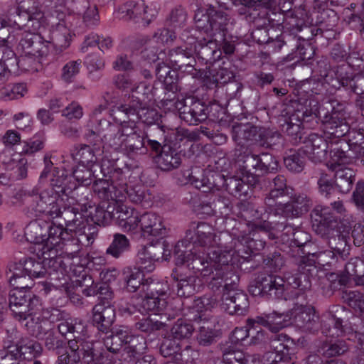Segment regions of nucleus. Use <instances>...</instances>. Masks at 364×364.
I'll return each instance as SVG.
<instances>
[{
    "instance_id": "f257e3e1",
    "label": "nucleus",
    "mask_w": 364,
    "mask_h": 364,
    "mask_svg": "<svg viewBox=\"0 0 364 364\" xmlns=\"http://www.w3.org/2000/svg\"><path fill=\"white\" fill-rule=\"evenodd\" d=\"M183 242H178L173 249V257L176 264H186L187 267L194 273H198L203 277H211L209 285L212 289H218L223 284L225 286L234 284L239 282V276L235 273V267L230 264L231 261L230 254H220L217 250L204 253L191 251L186 257L184 251L181 250Z\"/></svg>"
},
{
    "instance_id": "f03ea898",
    "label": "nucleus",
    "mask_w": 364,
    "mask_h": 364,
    "mask_svg": "<svg viewBox=\"0 0 364 364\" xmlns=\"http://www.w3.org/2000/svg\"><path fill=\"white\" fill-rule=\"evenodd\" d=\"M90 135L98 134L110 146L116 150L124 151L129 157L144 155L148 152L145 146L144 136L138 132L136 125L126 127L123 129H116L106 119L99 121L95 131L91 129Z\"/></svg>"
},
{
    "instance_id": "7ed1b4c3",
    "label": "nucleus",
    "mask_w": 364,
    "mask_h": 364,
    "mask_svg": "<svg viewBox=\"0 0 364 364\" xmlns=\"http://www.w3.org/2000/svg\"><path fill=\"white\" fill-rule=\"evenodd\" d=\"M300 273L291 274L286 276V281L278 276L273 274H262L256 280L249 286V291L253 296H260L268 299H280L287 290L288 286L294 289L299 288L305 291L311 287L309 275L312 272H308V267L305 269L300 268Z\"/></svg>"
},
{
    "instance_id": "20e7f679",
    "label": "nucleus",
    "mask_w": 364,
    "mask_h": 364,
    "mask_svg": "<svg viewBox=\"0 0 364 364\" xmlns=\"http://www.w3.org/2000/svg\"><path fill=\"white\" fill-rule=\"evenodd\" d=\"M14 203L21 207L23 212L30 217L45 215L56 218L63 204V199L53 188L43 191L37 188L30 191L20 189L14 194Z\"/></svg>"
},
{
    "instance_id": "39448f33",
    "label": "nucleus",
    "mask_w": 364,
    "mask_h": 364,
    "mask_svg": "<svg viewBox=\"0 0 364 364\" xmlns=\"http://www.w3.org/2000/svg\"><path fill=\"white\" fill-rule=\"evenodd\" d=\"M194 21L198 30L213 38L221 53L232 55L235 52L232 37L228 35V18L223 11H218L213 6L210 5L205 10H197Z\"/></svg>"
},
{
    "instance_id": "423d86ee",
    "label": "nucleus",
    "mask_w": 364,
    "mask_h": 364,
    "mask_svg": "<svg viewBox=\"0 0 364 364\" xmlns=\"http://www.w3.org/2000/svg\"><path fill=\"white\" fill-rule=\"evenodd\" d=\"M255 215L251 221L247 223L250 229L249 234L240 235L237 238H232L229 241V245H232L231 251V259L237 255L243 259L249 258L252 255H257L262 251L265 242L259 239L255 231L259 230L264 232L271 230L273 227L272 223L264 218L262 215L259 216L257 210H252Z\"/></svg>"
},
{
    "instance_id": "0eeeda50",
    "label": "nucleus",
    "mask_w": 364,
    "mask_h": 364,
    "mask_svg": "<svg viewBox=\"0 0 364 364\" xmlns=\"http://www.w3.org/2000/svg\"><path fill=\"white\" fill-rule=\"evenodd\" d=\"M48 261L43 262L28 257L20 259L18 262H11L7 265L6 272V277L11 286L13 287L30 288L28 282L34 278L45 277L48 273L45 267L47 264L54 271H60L63 274L65 268L62 267L63 263L57 268L48 264Z\"/></svg>"
},
{
    "instance_id": "6e6552de",
    "label": "nucleus",
    "mask_w": 364,
    "mask_h": 364,
    "mask_svg": "<svg viewBox=\"0 0 364 364\" xmlns=\"http://www.w3.org/2000/svg\"><path fill=\"white\" fill-rule=\"evenodd\" d=\"M49 224L44 220H34L31 222L25 229V237L31 244L29 250L36 254L38 257L42 258L48 264L57 268L63 264L61 257H57L56 250H48L46 242Z\"/></svg>"
},
{
    "instance_id": "1a4fd4ad",
    "label": "nucleus",
    "mask_w": 364,
    "mask_h": 364,
    "mask_svg": "<svg viewBox=\"0 0 364 364\" xmlns=\"http://www.w3.org/2000/svg\"><path fill=\"white\" fill-rule=\"evenodd\" d=\"M194 231L195 245L203 247L207 252L217 250L220 252V255L228 253L231 255L232 245H229L231 240L229 234L220 232L218 235L212 225L203 222L198 223Z\"/></svg>"
},
{
    "instance_id": "9d476101",
    "label": "nucleus",
    "mask_w": 364,
    "mask_h": 364,
    "mask_svg": "<svg viewBox=\"0 0 364 364\" xmlns=\"http://www.w3.org/2000/svg\"><path fill=\"white\" fill-rule=\"evenodd\" d=\"M317 109L308 110L298 102H292L283 111L284 123L282 130L289 136L294 142L301 139V124L306 117L311 114H316Z\"/></svg>"
},
{
    "instance_id": "9b49d317",
    "label": "nucleus",
    "mask_w": 364,
    "mask_h": 364,
    "mask_svg": "<svg viewBox=\"0 0 364 364\" xmlns=\"http://www.w3.org/2000/svg\"><path fill=\"white\" fill-rule=\"evenodd\" d=\"M164 101L166 105L173 103L171 106L179 112L180 117L189 124H197L208 117V108L205 105L193 98L174 101V98L172 99L168 95Z\"/></svg>"
},
{
    "instance_id": "f8f14e48",
    "label": "nucleus",
    "mask_w": 364,
    "mask_h": 364,
    "mask_svg": "<svg viewBox=\"0 0 364 364\" xmlns=\"http://www.w3.org/2000/svg\"><path fill=\"white\" fill-rule=\"evenodd\" d=\"M237 163L239 167L247 172L254 170L255 172L265 173L273 172L278 167V162L272 154L267 152L255 154L247 149L237 155Z\"/></svg>"
},
{
    "instance_id": "ddd939ff",
    "label": "nucleus",
    "mask_w": 364,
    "mask_h": 364,
    "mask_svg": "<svg viewBox=\"0 0 364 364\" xmlns=\"http://www.w3.org/2000/svg\"><path fill=\"white\" fill-rule=\"evenodd\" d=\"M11 24L26 32L37 33L45 23L43 11L36 7L27 9L21 6L16 8L15 12L10 16Z\"/></svg>"
},
{
    "instance_id": "4468645a",
    "label": "nucleus",
    "mask_w": 364,
    "mask_h": 364,
    "mask_svg": "<svg viewBox=\"0 0 364 364\" xmlns=\"http://www.w3.org/2000/svg\"><path fill=\"white\" fill-rule=\"evenodd\" d=\"M29 288L14 287L9 293V308L14 316L18 321L27 320L32 315L31 304L33 301H38L35 296L27 291Z\"/></svg>"
},
{
    "instance_id": "2eb2a0df",
    "label": "nucleus",
    "mask_w": 364,
    "mask_h": 364,
    "mask_svg": "<svg viewBox=\"0 0 364 364\" xmlns=\"http://www.w3.org/2000/svg\"><path fill=\"white\" fill-rule=\"evenodd\" d=\"M241 175L239 177L230 176L225 178L223 175L215 174V177L222 181V186L231 195L237 198L246 196L250 186H255L258 182L256 174L247 172L240 167Z\"/></svg>"
},
{
    "instance_id": "dca6fc26",
    "label": "nucleus",
    "mask_w": 364,
    "mask_h": 364,
    "mask_svg": "<svg viewBox=\"0 0 364 364\" xmlns=\"http://www.w3.org/2000/svg\"><path fill=\"white\" fill-rule=\"evenodd\" d=\"M237 282L234 284L220 287L224 289L223 295V307L229 314L242 315L247 312L249 306L247 296L243 291L237 289Z\"/></svg>"
},
{
    "instance_id": "f3484780",
    "label": "nucleus",
    "mask_w": 364,
    "mask_h": 364,
    "mask_svg": "<svg viewBox=\"0 0 364 364\" xmlns=\"http://www.w3.org/2000/svg\"><path fill=\"white\" fill-rule=\"evenodd\" d=\"M289 320L303 331L314 330L318 323V316L313 306L297 303L289 311Z\"/></svg>"
},
{
    "instance_id": "a211bd4d",
    "label": "nucleus",
    "mask_w": 364,
    "mask_h": 364,
    "mask_svg": "<svg viewBox=\"0 0 364 364\" xmlns=\"http://www.w3.org/2000/svg\"><path fill=\"white\" fill-rule=\"evenodd\" d=\"M118 12L119 17L125 21L137 22L141 19L146 25L150 23L156 14L155 10L149 9L143 0L127 1L119 7Z\"/></svg>"
},
{
    "instance_id": "6ab92c4d",
    "label": "nucleus",
    "mask_w": 364,
    "mask_h": 364,
    "mask_svg": "<svg viewBox=\"0 0 364 364\" xmlns=\"http://www.w3.org/2000/svg\"><path fill=\"white\" fill-rule=\"evenodd\" d=\"M166 61L172 66V68L181 70L195 77L196 69L194 68L196 60L192 49L186 46L176 47L171 49L167 57Z\"/></svg>"
},
{
    "instance_id": "aec40b11",
    "label": "nucleus",
    "mask_w": 364,
    "mask_h": 364,
    "mask_svg": "<svg viewBox=\"0 0 364 364\" xmlns=\"http://www.w3.org/2000/svg\"><path fill=\"white\" fill-rule=\"evenodd\" d=\"M329 144L323 136L311 133L304 141L300 151L311 161L319 163L326 159Z\"/></svg>"
},
{
    "instance_id": "412c9836",
    "label": "nucleus",
    "mask_w": 364,
    "mask_h": 364,
    "mask_svg": "<svg viewBox=\"0 0 364 364\" xmlns=\"http://www.w3.org/2000/svg\"><path fill=\"white\" fill-rule=\"evenodd\" d=\"M291 193V188L287 185L286 178L282 175L277 176L272 181V186L269 193L264 200L266 212L275 214L279 205L283 204L282 198Z\"/></svg>"
},
{
    "instance_id": "4be33fe9",
    "label": "nucleus",
    "mask_w": 364,
    "mask_h": 364,
    "mask_svg": "<svg viewBox=\"0 0 364 364\" xmlns=\"http://www.w3.org/2000/svg\"><path fill=\"white\" fill-rule=\"evenodd\" d=\"M109 115L114 122L120 126L119 128L116 127L117 130L136 125V106L134 102L125 104L119 103L114 105L109 110Z\"/></svg>"
},
{
    "instance_id": "5701e85b",
    "label": "nucleus",
    "mask_w": 364,
    "mask_h": 364,
    "mask_svg": "<svg viewBox=\"0 0 364 364\" xmlns=\"http://www.w3.org/2000/svg\"><path fill=\"white\" fill-rule=\"evenodd\" d=\"M312 206L311 199L304 193L295 195L291 202L279 205L276 209L275 215H283L284 217L299 216L309 211Z\"/></svg>"
},
{
    "instance_id": "b1692460",
    "label": "nucleus",
    "mask_w": 364,
    "mask_h": 364,
    "mask_svg": "<svg viewBox=\"0 0 364 364\" xmlns=\"http://www.w3.org/2000/svg\"><path fill=\"white\" fill-rule=\"evenodd\" d=\"M114 308L108 302L102 301L92 309V321L99 331L107 333L114 321Z\"/></svg>"
},
{
    "instance_id": "393cba45",
    "label": "nucleus",
    "mask_w": 364,
    "mask_h": 364,
    "mask_svg": "<svg viewBox=\"0 0 364 364\" xmlns=\"http://www.w3.org/2000/svg\"><path fill=\"white\" fill-rule=\"evenodd\" d=\"M139 235L147 239L162 237L166 235V228L161 218L156 213L148 212L141 215Z\"/></svg>"
},
{
    "instance_id": "a878e982",
    "label": "nucleus",
    "mask_w": 364,
    "mask_h": 364,
    "mask_svg": "<svg viewBox=\"0 0 364 364\" xmlns=\"http://www.w3.org/2000/svg\"><path fill=\"white\" fill-rule=\"evenodd\" d=\"M338 258L336 253H334L331 250H326L300 256L299 265L302 269L308 267V272H312L316 269V264L320 266L328 265L336 261Z\"/></svg>"
},
{
    "instance_id": "bb28decb",
    "label": "nucleus",
    "mask_w": 364,
    "mask_h": 364,
    "mask_svg": "<svg viewBox=\"0 0 364 364\" xmlns=\"http://www.w3.org/2000/svg\"><path fill=\"white\" fill-rule=\"evenodd\" d=\"M345 311L344 308L338 306H333L323 316L327 321H322V332L326 336L336 338L343 336L344 329L343 319L336 314Z\"/></svg>"
},
{
    "instance_id": "cd10ccee",
    "label": "nucleus",
    "mask_w": 364,
    "mask_h": 364,
    "mask_svg": "<svg viewBox=\"0 0 364 364\" xmlns=\"http://www.w3.org/2000/svg\"><path fill=\"white\" fill-rule=\"evenodd\" d=\"M157 166L165 171L177 168L181 164V155L172 145L164 144L162 151L155 157Z\"/></svg>"
},
{
    "instance_id": "c85d7f7f",
    "label": "nucleus",
    "mask_w": 364,
    "mask_h": 364,
    "mask_svg": "<svg viewBox=\"0 0 364 364\" xmlns=\"http://www.w3.org/2000/svg\"><path fill=\"white\" fill-rule=\"evenodd\" d=\"M328 168L334 172V184L339 192L348 193L355 181V171L345 166L328 165Z\"/></svg>"
},
{
    "instance_id": "c756f323",
    "label": "nucleus",
    "mask_w": 364,
    "mask_h": 364,
    "mask_svg": "<svg viewBox=\"0 0 364 364\" xmlns=\"http://www.w3.org/2000/svg\"><path fill=\"white\" fill-rule=\"evenodd\" d=\"M162 246L149 245L142 247L137 254V264L139 269L150 272L155 269V263L161 258Z\"/></svg>"
},
{
    "instance_id": "7c9ffc66",
    "label": "nucleus",
    "mask_w": 364,
    "mask_h": 364,
    "mask_svg": "<svg viewBox=\"0 0 364 364\" xmlns=\"http://www.w3.org/2000/svg\"><path fill=\"white\" fill-rule=\"evenodd\" d=\"M57 218L64 220V227L72 233L80 232L86 226L85 219L75 207H65L62 210V206H60V213Z\"/></svg>"
},
{
    "instance_id": "2f4dec72",
    "label": "nucleus",
    "mask_w": 364,
    "mask_h": 364,
    "mask_svg": "<svg viewBox=\"0 0 364 364\" xmlns=\"http://www.w3.org/2000/svg\"><path fill=\"white\" fill-rule=\"evenodd\" d=\"M289 318V312L287 314L272 312L255 318H248V325L256 323L267 328L272 333H277L287 326V318Z\"/></svg>"
},
{
    "instance_id": "473e14b6",
    "label": "nucleus",
    "mask_w": 364,
    "mask_h": 364,
    "mask_svg": "<svg viewBox=\"0 0 364 364\" xmlns=\"http://www.w3.org/2000/svg\"><path fill=\"white\" fill-rule=\"evenodd\" d=\"M289 340L288 336L284 333L273 335L269 338L270 347L274 351L267 353V357L271 364H277L287 359L289 348L286 342Z\"/></svg>"
},
{
    "instance_id": "72a5a7b5",
    "label": "nucleus",
    "mask_w": 364,
    "mask_h": 364,
    "mask_svg": "<svg viewBox=\"0 0 364 364\" xmlns=\"http://www.w3.org/2000/svg\"><path fill=\"white\" fill-rule=\"evenodd\" d=\"M323 126L325 133L334 138L342 137L349 131L344 114L336 111L332 112L329 119L324 122Z\"/></svg>"
},
{
    "instance_id": "f704fd0d",
    "label": "nucleus",
    "mask_w": 364,
    "mask_h": 364,
    "mask_svg": "<svg viewBox=\"0 0 364 364\" xmlns=\"http://www.w3.org/2000/svg\"><path fill=\"white\" fill-rule=\"evenodd\" d=\"M72 237V232L66 230V228L63 224L55 225L53 223L51 225H49L46 240L48 250H56L57 257H60L58 255V249H61V245L65 241L70 240Z\"/></svg>"
},
{
    "instance_id": "c9c22d12",
    "label": "nucleus",
    "mask_w": 364,
    "mask_h": 364,
    "mask_svg": "<svg viewBox=\"0 0 364 364\" xmlns=\"http://www.w3.org/2000/svg\"><path fill=\"white\" fill-rule=\"evenodd\" d=\"M92 189L94 193L102 200L122 202V198L123 196L120 190H113L112 185L107 178L95 179Z\"/></svg>"
},
{
    "instance_id": "e433bc0d",
    "label": "nucleus",
    "mask_w": 364,
    "mask_h": 364,
    "mask_svg": "<svg viewBox=\"0 0 364 364\" xmlns=\"http://www.w3.org/2000/svg\"><path fill=\"white\" fill-rule=\"evenodd\" d=\"M311 219L314 225H317L318 228L323 230L324 233L329 228H332L336 223V216L332 213L331 208L327 206H316L311 213Z\"/></svg>"
},
{
    "instance_id": "4c0bfd02",
    "label": "nucleus",
    "mask_w": 364,
    "mask_h": 364,
    "mask_svg": "<svg viewBox=\"0 0 364 364\" xmlns=\"http://www.w3.org/2000/svg\"><path fill=\"white\" fill-rule=\"evenodd\" d=\"M284 18L288 24L297 31H301L304 26H307L311 23L310 16L303 5L295 8L294 10L291 8H287V14H284Z\"/></svg>"
},
{
    "instance_id": "58836bf2",
    "label": "nucleus",
    "mask_w": 364,
    "mask_h": 364,
    "mask_svg": "<svg viewBox=\"0 0 364 364\" xmlns=\"http://www.w3.org/2000/svg\"><path fill=\"white\" fill-rule=\"evenodd\" d=\"M334 231L332 235L328 237V245L334 253H336L338 257L345 259L350 254V245L348 237L340 233L338 231Z\"/></svg>"
},
{
    "instance_id": "ea45409f",
    "label": "nucleus",
    "mask_w": 364,
    "mask_h": 364,
    "mask_svg": "<svg viewBox=\"0 0 364 364\" xmlns=\"http://www.w3.org/2000/svg\"><path fill=\"white\" fill-rule=\"evenodd\" d=\"M21 45L28 54L34 56H43L48 52L46 45L36 33H30L21 39Z\"/></svg>"
},
{
    "instance_id": "a19ab883",
    "label": "nucleus",
    "mask_w": 364,
    "mask_h": 364,
    "mask_svg": "<svg viewBox=\"0 0 364 364\" xmlns=\"http://www.w3.org/2000/svg\"><path fill=\"white\" fill-rule=\"evenodd\" d=\"M71 156L74 161L79 164V166H97V157L94 150L86 144L75 146L71 151Z\"/></svg>"
},
{
    "instance_id": "79ce46f5",
    "label": "nucleus",
    "mask_w": 364,
    "mask_h": 364,
    "mask_svg": "<svg viewBox=\"0 0 364 364\" xmlns=\"http://www.w3.org/2000/svg\"><path fill=\"white\" fill-rule=\"evenodd\" d=\"M198 55L206 63L213 64L221 58V52L218 49L217 43L210 38L205 43H199L196 46Z\"/></svg>"
},
{
    "instance_id": "37998d69",
    "label": "nucleus",
    "mask_w": 364,
    "mask_h": 364,
    "mask_svg": "<svg viewBox=\"0 0 364 364\" xmlns=\"http://www.w3.org/2000/svg\"><path fill=\"white\" fill-rule=\"evenodd\" d=\"M349 144L345 140H340L330 151L331 161L328 165L344 166L352 164V154L349 152Z\"/></svg>"
},
{
    "instance_id": "c03bdc74",
    "label": "nucleus",
    "mask_w": 364,
    "mask_h": 364,
    "mask_svg": "<svg viewBox=\"0 0 364 364\" xmlns=\"http://www.w3.org/2000/svg\"><path fill=\"white\" fill-rule=\"evenodd\" d=\"M258 132V127L252 124L238 123L232 126V136L238 144L245 141L255 140Z\"/></svg>"
},
{
    "instance_id": "a18cd8bd",
    "label": "nucleus",
    "mask_w": 364,
    "mask_h": 364,
    "mask_svg": "<svg viewBox=\"0 0 364 364\" xmlns=\"http://www.w3.org/2000/svg\"><path fill=\"white\" fill-rule=\"evenodd\" d=\"M14 345L18 348L19 358L23 360H31L41 355L42 352L41 345L28 338H21Z\"/></svg>"
},
{
    "instance_id": "49530a36",
    "label": "nucleus",
    "mask_w": 364,
    "mask_h": 364,
    "mask_svg": "<svg viewBox=\"0 0 364 364\" xmlns=\"http://www.w3.org/2000/svg\"><path fill=\"white\" fill-rule=\"evenodd\" d=\"M143 274L139 269L127 267L123 270V279L124 288L129 292H136L140 287L142 288L144 279Z\"/></svg>"
},
{
    "instance_id": "de8ad7c7",
    "label": "nucleus",
    "mask_w": 364,
    "mask_h": 364,
    "mask_svg": "<svg viewBox=\"0 0 364 364\" xmlns=\"http://www.w3.org/2000/svg\"><path fill=\"white\" fill-rule=\"evenodd\" d=\"M223 360L225 364H271L262 363L259 355H245L240 350L225 353Z\"/></svg>"
},
{
    "instance_id": "09e8293b",
    "label": "nucleus",
    "mask_w": 364,
    "mask_h": 364,
    "mask_svg": "<svg viewBox=\"0 0 364 364\" xmlns=\"http://www.w3.org/2000/svg\"><path fill=\"white\" fill-rule=\"evenodd\" d=\"M70 30L63 21H59L50 31V40L55 46L66 48L69 46Z\"/></svg>"
},
{
    "instance_id": "8fccbe9b",
    "label": "nucleus",
    "mask_w": 364,
    "mask_h": 364,
    "mask_svg": "<svg viewBox=\"0 0 364 364\" xmlns=\"http://www.w3.org/2000/svg\"><path fill=\"white\" fill-rule=\"evenodd\" d=\"M81 6L82 9L79 11V13L82 15L84 25L90 28L97 26L100 23V15L97 6L90 4L87 0H83Z\"/></svg>"
},
{
    "instance_id": "3c124183",
    "label": "nucleus",
    "mask_w": 364,
    "mask_h": 364,
    "mask_svg": "<svg viewBox=\"0 0 364 364\" xmlns=\"http://www.w3.org/2000/svg\"><path fill=\"white\" fill-rule=\"evenodd\" d=\"M167 306V301L163 297L147 295L141 300L140 307L138 311L141 314H146L149 311H154L155 314H159L160 311L165 309Z\"/></svg>"
},
{
    "instance_id": "603ef678",
    "label": "nucleus",
    "mask_w": 364,
    "mask_h": 364,
    "mask_svg": "<svg viewBox=\"0 0 364 364\" xmlns=\"http://www.w3.org/2000/svg\"><path fill=\"white\" fill-rule=\"evenodd\" d=\"M296 41H292L291 47L294 46L296 48V54L289 53L285 58V61H291L296 58H299L302 60H309L313 58L314 51L311 45L304 42V38H302L304 43H300L301 38L296 36Z\"/></svg>"
},
{
    "instance_id": "864d4df0",
    "label": "nucleus",
    "mask_w": 364,
    "mask_h": 364,
    "mask_svg": "<svg viewBox=\"0 0 364 364\" xmlns=\"http://www.w3.org/2000/svg\"><path fill=\"white\" fill-rule=\"evenodd\" d=\"M281 134L277 130L258 127L255 141L260 146L269 148L279 143Z\"/></svg>"
},
{
    "instance_id": "5fc2aeb1",
    "label": "nucleus",
    "mask_w": 364,
    "mask_h": 364,
    "mask_svg": "<svg viewBox=\"0 0 364 364\" xmlns=\"http://www.w3.org/2000/svg\"><path fill=\"white\" fill-rule=\"evenodd\" d=\"M193 173L192 172L188 176V181L197 189L201 190L204 193L212 191L214 189L218 190L220 185L215 183V174H210V176L201 175V178H199Z\"/></svg>"
},
{
    "instance_id": "6e6d98bb",
    "label": "nucleus",
    "mask_w": 364,
    "mask_h": 364,
    "mask_svg": "<svg viewBox=\"0 0 364 364\" xmlns=\"http://www.w3.org/2000/svg\"><path fill=\"white\" fill-rule=\"evenodd\" d=\"M168 287L166 282L153 279H145L142 285V291L147 295L163 297L166 299Z\"/></svg>"
},
{
    "instance_id": "4d7b16f0",
    "label": "nucleus",
    "mask_w": 364,
    "mask_h": 364,
    "mask_svg": "<svg viewBox=\"0 0 364 364\" xmlns=\"http://www.w3.org/2000/svg\"><path fill=\"white\" fill-rule=\"evenodd\" d=\"M70 178L68 171L65 168H54L50 174V185L53 187L60 188L59 191H56L58 193L59 192L66 193L68 189L72 188L68 186V181Z\"/></svg>"
},
{
    "instance_id": "13d9d810",
    "label": "nucleus",
    "mask_w": 364,
    "mask_h": 364,
    "mask_svg": "<svg viewBox=\"0 0 364 364\" xmlns=\"http://www.w3.org/2000/svg\"><path fill=\"white\" fill-rule=\"evenodd\" d=\"M84 282H86V287L82 289V294L86 296H92L100 294L102 300L112 299L113 293L109 290L108 287L105 284L100 287L95 284L90 277H85Z\"/></svg>"
},
{
    "instance_id": "bf43d9fd",
    "label": "nucleus",
    "mask_w": 364,
    "mask_h": 364,
    "mask_svg": "<svg viewBox=\"0 0 364 364\" xmlns=\"http://www.w3.org/2000/svg\"><path fill=\"white\" fill-rule=\"evenodd\" d=\"M130 244L127 237L122 234L117 233L113 240L107 247L106 253L114 258H119L129 248Z\"/></svg>"
},
{
    "instance_id": "052dcab7",
    "label": "nucleus",
    "mask_w": 364,
    "mask_h": 364,
    "mask_svg": "<svg viewBox=\"0 0 364 364\" xmlns=\"http://www.w3.org/2000/svg\"><path fill=\"white\" fill-rule=\"evenodd\" d=\"M176 280L177 294L180 297H189L196 292V281L195 276L186 277L178 279L173 276Z\"/></svg>"
},
{
    "instance_id": "680f3d73",
    "label": "nucleus",
    "mask_w": 364,
    "mask_h": 364,
    "mask_svg": "<svg viewBox=\"0 0 364 364\" xmlns=\"http://www.w3.org/2000/svg\"><path fill=\"white\" fill-rule=\"evenodd\" d=\"M192 137L188 130L184 129H176L171 130L168 136L164 137V144L172 145L178 150L181 147V144H186L192 141Z\"/></svg>"
},
{
    "instance_id": "e2e57ef3",
    "label": "nucleus",
    "mask_w": 364,
    "mask_h": 364,
    "mask_svg": "<svg viewBox=\"0 0 364 364\" xmlns=\"http://www.w3.org/2000/svg\"><path fill=\"white\" fill-rule=\"evenodd\" d=\"M82 359L85 364H112L104 357L103 354L93 348V344L86 343L81 348Z\"/></svg>"
},
{
    "instance_id": "0e129e2a",
    "label": "nucleus",
    "mask_w": 364,
    "mask_h": 364,
    "mask_svg": "<svg viewBox=\"0 0 364 364\" xmlns=\"http://www.w3.org/2000/svg\"><path fill=\"white\" fill-rule=\"evenodd\" d=\"M194 331V327L190 321L178 319L171 329L172 336L175 339L189 338Z\"/></svg>"
},
{
    "instance_id": "69168bd1",
    "label": "nucleus",
    "mask_w": 364,
    "mask_h": 364,
    "mask_svg": "<svg viewBox=\"0 0 364 364\" xmlns=\"http://www.w3.org/2000/svg\"><path fill=\"white\" fill-rule=\"evenodd\" d=\"M345 272L350 279L355 281L358 284L363 283L364 277V262L358 258H352L346 264Z\"/></svg>"
},
{
    "instance_id": "338daca9",
    "label": "nucleus",
    "mask_w": 364,
    "mask_h": 364,
    "mask_svg": "<svg viewBox=\"0 0 364 364\" xmlns=\"http://www.w3.org/2000/svg\"><path fill=\"white\" fill-rule=\"evenodd\" d=\"M136 114L137 121L141 120L147 125L157 123L161 118L158 111L154 108L147 106L146 102L136 107Z\"/></svg>"
},
{
    "instance_id": "774afa93",
    "label": "nucleus",
    "mask_w": 364,
    "mask_h": 364,
    "mask_svg": "<svg viewBox=\"0 0 364 364\" xmlns=\"http://www.w3.org/2000/svg\"><path fill=\"white\" fill-rule=\"evenodd\" d=\"M95 166H79L73 171V178L82 186H89L94 178H97V176L95 175L96 171L93 169Z\"/></svg>"
}]
</instances>
